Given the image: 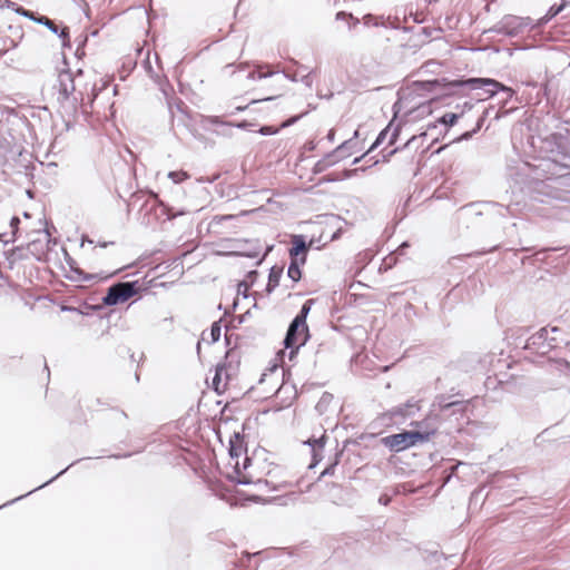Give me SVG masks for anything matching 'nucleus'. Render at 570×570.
<instances>
[{
	"label": "nucleus",
	"mask_w": 570,
	"mask_h": 570,
	"mask_svg": "<svg viewBox=\"0 0 570 570\" xmlns=\"http://www.w3.org/2000/svg\"><path fill=\"white\" fill-rule=\"evenodd\" d=\"M436 433V429H430L425 431L419 430H404L400 433L391 434L382 439V443L392 452H401L417 443L428 442L431 436Z\"/></svg>",
	"instance_id": "f257e3e1"
},
{
	"label": "nucleus",
	"mask_w": 570,
	"mask_h": 570,
	"mask_svg": "<svg viewBox=\"0 0 570 570\" xmlns=\"http://www.w3.org/2000/svg\"><path fill=\"white\" fill-rule=\"evenodd\" d=\"M559 333H561V330L557 326L542 327L527 340L524 350L537 355H547L552 350L557 348L559 344L564 342L562 338L557 336H550V334Z\"/></svg>",
	"instance_id": "f03ea898"
},
{
	"label": "nucleus",
	"mask_w": 570,
	"mask_h": 570,
	"mask_svg": "<svg viewBox=\"0 0 570 570\" xmlns=\"http://www.w3.org/2000/svg\"><path fill=\"white\" fill-rule=\"evenodd\" d=\"M308 337L309 332L307 324H304L298 320L293 318L284 338L285 348L291 350V360H293V357L297 354L299 347L305 345Z\"/></svg>",
	"instance_id": "7ed1b4c3"
},
{
	"label": "nucleus",
	"mask_w": 570,
	"mask_h": 570,
	"mask_svg": "<svg viewBox=\"0 0 570 570\" xmlns=\"http://www.w3.org/2000/svg\"><path fill=\"white\" fill-rule=\"evenodd\" d=\"M137 282H119L111 285L102 298L107 306H115L127 302L138 293Z\"/></svg>",
	"instance_id": "20e7f679"
},
{
	"label": "nucleus",
	"mask_w": 570,
	"mask_h": 570,
	"mask_svg": "<svg viewBox=\"0 0 570 570\" xmlns=\"http://www.w3.org/2000/svg\"><path fill=\"white\" fill-rule=\"evenodd\" d=\"M62 256L61 268L66 278L72 282H96L102 278L98 274L85 273L70 256L69 252H62Z\"/></svg>",
	"instance_id": "39448f33"
},
{
	"label": "nucleus",
	"mask_w": 570,
	"mask_h": 570,
	"mask_svg": "<svg viewBox=\"0 0 570 570\" xmlns=\"http://www.w3.org/2000/svg\"><path fill=\"white\" fill-rule=\"evenodd\" d=\"M453 86H463V85H471L473 88H483L488 87L485 90L489 97H493L499 90L505 91L509 94V97H512L514 95V90L510 87L504 86L503 83L491 79V78H470L464 81H454L452 83Z\"/></svg>",
	"instance_id": "423d86ee"
},
{
	"label": "nucleus",
	"mask_w": 570,
	"mask_h": 570,
	"mask_svg": "<svg viewBox=\"0 0 570 570\" xmlns=\"http://www.w3.org/2000/svg\"><path fill=\"white\" fill-rule=\"evenodd\" d=\"M235 474H236L235 482L237 484H242V485L255 484L259 490L266 489V490L277 491L281 488L286 487V484L275 485V484H272L269 481L263 480V479L254 480L250 474L242 472L239 470L238 462H236V464H235Z\"/></svg>",
	"instance_id": "0eeeda50"
},
{
	"label": "nucleus",
	"mask_w": 570,
	"mask_h": 570,
	"mask_svg": "<svg viewBox=\"0 0 570 570\" xmlns=\"http://www.w3.org/2000/svg\"><path fill=\"white\" fill-rule=\"evenodd\" d=\"M234 370L235 368L232 366V364H217L215 375L212 380L213 390L217 394H223L226 391L228 381L234 374Z\"/></svg>",
	"instance_id": "6e6552de"
},
{
	"label": "nucleus",
	"mask_w": 570,
	"mask_h": 570,
	"mask_svg": "<svg viewBox=\"0 0 570 570\" xmlns=\"http://www.w3.org/2000/svg\"><path fill=\"white\" fill-rule=\"evenodd\" d=\"M318 234L321 237L322 235V227L321 225H313L312 232L309 234H301V235H289L291 237V249H308L311 248L315 243V236Z\"/></svg>",
	"instance_id": "1a4fd4ad"
},
{
	"label": "nucleus",
	"mask_w": 570,
	"mask_h": 570,
	"mask_svg": "<svg viewBox=\"0 0 570 570\" xmlns=\"http://www.w3.org/2000/svg\"><path fill=\"white\" fill-rule=\"evenodd\" d=\"M291 255V264L287 269V276L293 282H298L302 277L299 266L305 264L307 252H288Z\"/></svg>",
	"instance_id": "9d476101"
},
{
	"label": "nucleus",
	"mask_w": 570,
	"mask_h": 570,
	"mask_svg": "<svg viewBox=\"0 0 570 570\" xmlns=\"http://www.w3.org/2000/svg\"><path fill=\"white\" fill-rule=\"evenodd\" d=\"M326 439V435L323 434L320 438H309L304 441V444L308 445L312 452V463L309 464V468L315 466L322 460L321 452L325 446Z\"/></svg>",
	"instance_id": "9b49d317"
},
{
	"label": "nucleus",
	"mask_w": 570,
	"mask_h": 570,
	"mask_svg": "<svg viewBox=\"0 0 570 570\" xmlns=\"http://www.w3.org/2000/svg\"><path fill=\"white\" fill-rule=\"evenodd\" d=\"M419 411H420V401L416 400L415 397H411L405 403L393 407L391 413L394 416L409 417V416H413Z\"/></svg>",
	"instance_id": "f8f14e48"
},
{
	"label": "nucleus",
	"mask_w": 570,
	"mask_h": 570,
	"mask_svg": "<svg viewBox=\"0 0 570 570\" xmlns=\"http://www.w3.org/2000/svg\"><path fill=\"white\" fill-rule=\"evenodd\" d=\"M75 91L73 79L69 73L60 75L58 85V99L60 101L67 100Z\"/></svg>",
	"instance_id": "ddd939ff"
},
{
	"label": "nucleus",
	"mask_w": 570,
	"mask_h": 570,
	"mask_svg": "<svg viewBox=\"0 0 570 570\" xmlns=\"http://www.w3.org/2000/svg\"><path fill=\"white\" fill-rule=\"evenodd\" d=\"M81 460H82V459H79V460L73 461L71 464H69L67 468H65L63 470H61L59 473H57L55 476H52V478H51L50 480H48L47 482H45V483L40 484L39 487L35 488L33 490H30V491H29V492H27L26 494L19 495L18 498H14V499H12V500L8 501L7 503L2 504V505L0 507V509H1V508H3V507H7V505H9V504H12V503H14V502H17V501H19V500H21V499H23V498H26V497L30 495L31 493H33V492H36V491H38V490H40V489H42V488L47 487L48 484H50L51 482H53L55 480H57L59 476H61L65 472H67L69 468L73 466L75 464H77V463H78V462H80Z\"/></svg>",
	"instance_id": "4468645a"
},
{
	"label": "nucleus",
	"mask_w": 570,
	"mask_h": 570,
	"mask_svg": "<svg viewBox=\"0 0 570 570\" xmlns=\"http://www.w3.org/2000/svg\"><path fill=\"white\" fill-rule=\"evenodd\" d=\"M397 254H405V252H389L385 256H383L381 258L379 272L385 273L390 271L393 266H395L399 261Z\"/></svg>",
	"instance_id": "2eb2a0df"
},
{
	"label": "nucleus",
	"mask_w": 570,
	"mask_h": 570,
	"mask_svg": "<svg viewBox=\"0 0 570 570\" xmlns=\"http://www.w3.org/2000/svg\"><path fill=\"white\" fill-rule=\"evenodd\" d=\"M283 274V267L274 265L269 269L268 282L266 285V292L271 294L279 284L281 276Z\"/></svg>",
	"instance_id": "dca6fc26"
},
{
	"label": "nucleus",
	"mask_w": 570,
	"mask_h": 570,
	"mask_svg": "<svg viewBox=\"0 0 570 570\" xmlns=\"http://www.w3.org/2000/svg\"><path fill=\"white\" fill-rule=\"evenodd\" d=\"M19 224H20V219L18 217L11 218L10 224H9L10 230L0 233V242H2V244L7 245V244L16 240Z\"/></svg>",
	"instance_id": "f3484780"
},
{
	"label": "nucleus",
	"mask_w": 570,
	"mask_h": 570,
	"mask_svg": "<svg viewBox=\"0 0 570 570\" xmlns=\"http://www.w3.org/2000/svg\"><path fill=\"white\" fill-rule=\"evenodd\" d=\"M463 402L455 400L451 401V396H448L445 394L438 395L434 400L433 405L438 406L440 411H446L451 407L461 406L462 407Z\"/></svg>",
	"instance_id": "a211bd4d"
},
{
	"label": "nucleus",
	"mask_w": 570,
	"mask_h": 570,
	"mask_svg": "<svg viewBox=\"0 0 570 570\" xmlns=\"http://www.w3.org/2000/svg\"><path fill=\"white\" fill-rule=\"evenodd\" d=\"M243 450V438L239 433H234V435L229 440V455L232 459L238 458Z\"/></svg>",
	"instance_id": "6ab92c4d"
},
{
	"label": "nucleus",
	"mask_w": 570,
	"mask_h": 570,
	"mask_svg": "<svg viewBox=\"0 0 570 570\" xmlns=\"http://www.w3.org/2000/svg\"><path fill=\"white\" fill-rule=\"evenodd\" d=\"M215 253L218 255H233V254L244 255L248 258L256 259L255 265H259L265 259L266 255L269 252H263V255L261 257H259V252H232V250H228V252H215Z\"/></svg>",
	"instance_id": "aec40b11"
},
{
	"label": "nucleus",
	"mask_w": 570,
	"mask_h": 570,
	"mask_svg": "<svg viewBox=\"0 0 570 570\" xmlns=\"http://www.w3.org/2000/svg\"><path fill=\"white\" fill-rule=\"evenodd\" d=\"M275 75H277V72L274 69H272L269 66H258L256 69H254L249 73V78L256 80V79L272 77Z\"/></svg>",
	"instance_id": "412c9836"
},
{
	"label": "nucleus",
	"mask_w": 570,
	"mask_h": 570,
	"mask_svg": "<svg viewBox=\"0 0 570 570\" xmlns=\"http://www.w3.org/2000/svg\"><path fill=\"white\" fill-rule=\"evenodd\" d=\"M332 401L333 395L328 392H324L315 405V410L317 411V413L321 415L324 414L327 411Z\"/></svg>",
	"instance_id": "4be33fe9"
},
{
	"label": "nucleus",
	"mask_w": 570,
	"mask_h": 570,
	"mask_svg": "<svg viewBox=\"0 0 570 570\" xmlns=\"http://www.w3.org/2000/svg\"><path fill=\"white\" fill-rule=\"evenodd\" d=\"M311 304H312V301H306L301 311L298 312V314L294 317L295 320H298L299 322L306 324V318H307V315L309 313V309H311Z\"/></svg>",
	"instance_id": "5701e85b"
},
{
	"label": "nucleus",
	"mask_w": 570,
	"mask_h": 570,
	"mask_svg": "<svg viewBox=\"0 0 570 570\" xmlns=\"http://www.w3.org/2000/svg\"><path fill=\"white\" fill-rule=\"evenodd\" d=\"M222 326L220 321L214 322L210 326V343H216L220 338Z\"/></svg>",
	"instance_id": "b1692460"
},
{
	"label": "nucleus",
	"mask_w": 570,
	"mask_h": 570,
	"mask_svg": "<svg viewBox=\"0 0 570 570\" xmlns=\"http://www.w3.org/2000/svg\"><path fill=\"white\" fill-rule=\"evenodd\" d=\"M554 367L566 374L570 375V363L563 358L553 360Z\"/></svg>",
	"instance_id": "393cba45"
},
{
	"label": "nucleus",
	"mask_w": 570,
	"mask_h": 570,
	"mask_svg": "<svg viewBox=\"0 0 570 570\" xmlns=\"http://www.w3.org/2000/svg\"><path fill=\"white\" fill-rule=\"evenodd\" d=\"M461 115L453 114V112H446L444 114L439 121L445 126H453Z\"/></svg>",
	"instance_id": "a878e982"
},
{
	"label": "nucleus",
	"mask_w": 570,
	"mask_h": 570,
	"mask_svg": "<svg viewBox=\"0 0 570 570\" xmlns=\"http://www.w3.org/2000/svg\"><path fill=\"white\" fill-rule=\"evenodd\" d=\"M568 4H570V0H562V3H561V4H559V6H557V4L552 6V7L549 9V11H548L547 17H548L549 19H550V18L556 17V16H557V14H559V13L564 9V7H566V6H568Z\"/></svg>",
	"instance_id": "bb28decb"
},
{
	"label": "nucleus",
	"mask_w": 570,
	"mask_h": 570,
	"mask_svg": "<svg viewBox=\"0 0 570 570\" xmlns=\"http://www.w3.org/2000/svg\"><path fill=\"white\" fill-rule=\"evenodd\" d=\"M37 22L40 23V24L46 26L47 28H49L55 33L58 32L57 24L52 20H50L48 17L40 16L39 19H37Z\"/></svg>",
	"instance_id": "cd10ccee"
},
{
	"label": "nucleus",
	"mask_w": 570,
	"mask_h": 570,
	"mask_svg": "<svg viewBox=\"0 0 570 570\" xmlns=\"http://www.w3.org/2000/svg\"><path fill=\"white\" fill-rule=\"evenodd\" d=\"M341 455H342V451H340L335 454V460L321 473L322 476L332 475L334 473L335 466L338 464Z\"/></svg>",
	"instance_id": "c85d7f7f"
},
{
	"label": "nucleus",
	"mask_w": 570,
	"mask_h": 570,
	"mask_svg": "<svg viewBox=\"0 0 570 570\" xmlns=\"http://www.w3.org/2000/svg\"><path fill=\"white\" fill-rule=\"evenodd\" d=\"M16 12L20 16H23L26 18H29L30 20H33L37 22V19H39L40 16H36L35 12L30 11V10H27L24 9L23 7L20 6L19 9H16Z\"/></svg>",
	"instance_id": "c756f323"
},
{
	"label": "nucleus",
	"mask_w": 570,
	"mask_h": 570,
	"mask_svg": "<svg viewBox=\"0 0 570 570\" xmlns=\"http://www.w3.org/2000/svg\"><path fill=\"white\" fill-rule=\"evenodd\" d=\"M484 120H485V114H483V115L480 117V119H479V120H478V122H476L475 128H474L472 131H468V132L463 134V135H462V138L468 139V138H470L473 134H475L476 131H479V130L481 129V127H482V125H483Z\"/></svg>",
	"instance_id": "7c9ffc66"
},
{
	"label": "nucleus",
	"mask_w": 570,
	"mask_h": 570,
	"mask_svg": "<svg viewBox=\"0 0 570 570\" xmlns=\"http://www.w3.org/2000/svg\"><path fill=\"white\" fill-rule=\"evenodd\" d=\"M8 8L16 12V9H19L20 6H18L16 2L11 0H0V9Z\"/></svg>",
	"instance_id": "2f4dec72"
},
{
	"label": "nucleus",
	"mask_w": 570,
	"mask_h": 570,
	"mask_svg": "<svg viewBox=\"0 0 570 570\" xmlns=\"http://www.w3.org/2000/svg\"><path fill=\"white\" fill-rule=\"evenodd\" d=\"M306 112H303L301 115H297V116H294V117H291L289 119L285 120L282 125H281V128H287L292 125H294L298 119H301Z\"/></svg>",
	"instance_id": "473e14b6"
},
{
	"label": "nucleus",
	"mask_w": 570,
	"mask_h": 570,
	"mask_svg": "<svg viewBox=\"0 0 570 570\" xmlns=\"http://www.w3.org/2000/svg\"><path fill=\"white\" fill-rule=\"evenodd\" d=\"M257 276H258L257 271H255V269L249 271L246 274V281H248L253 285L255 283Z\"/></svg>",
	"instance_id": "72a5a7b5"
},
{
	"label": "nucleus",
	"mask_w": 570,
	"mask_h": 570,
	"mask_svg": "<svg viewBox=\"0 0 570 570\" xmlns=\"http://www.w3.org/2000/svg\"><path fill=\"white\" fill-rule=\"evenodd\" d=\"M392 498L386 494V493H383L380 498H379V503L382 504V505H389L390 502H391Z\"/></svg>",
	"instance_id": "f704fd0d"
},
{
	"label": "nucleus",
	"mask_w": 570,
	"mask_h": 570,
	"mask_svg": "<svg viewBox=\"0 0 570 570\" xmlns=\"http://www.w3.org/2000/svg\"><path fill=\"white\" fill-rule=\"evenodd\" d=\"M60 309L62 312H73V313L82 314V312L79 308L73 307V306L61 305Z\"/></svg>",
	"instance_id": "c9c22d12"
},
{
	"label": "nucleus",
	"mask_w": 570,
	"mask_h": 570,
	"mask_svg": "<svg viewBox=\"0 0 570 570\" xmlns=\"http://www.w3.org/2000/svg\"><path fill=\"white\" fill-rule=\"evenodd\" d=\"M181 253H183V255H181V256H179V257L177 258V261H178V274H181V273H183V262H181V257H185L187 254H190L191 252L184 250V252H181ZM174 262H176V259H174Z\"/></svg>",
	"instance_id": "e433bc0d"
},
{
	"label": "nucleus",
	"mask_w": 570,
	"mask_h": 570,
	"mask_svg": "<svg viewBox=\"0 0 570 570\" xmlns=\"http://www.w3.org/2000/svg\"><path fill=\"white\" fill-rule=\"evenodd\" d=\"M386 136V131H382L379 137L376 138L375 142L372 145L371 149L375 148L376 146L381 145Z\"/></svg>",
	"instance_id": "4c0bfd02"
},
{
	"label": "nucleus",
	"mask_w": 570,
	"mask_h": 570,
	"mask_svg": "<svg viewBox=\"0 0 570 570\" xmlns=\"http://www.w3.org/2000/svg\"><path fill=\"white\" fill-rule=\"evenodd\" d=\"M250 285L252 284L248 281H246V279L239 282V284H238V292H240L242 288H244V291H246Z\"/></svg>",
	"instance_id": "58836bf2"
},
{
	"label": "nucleus",
	"mask_w": 570,
	"mask_h": 570,
	"mask_svg": "<svg viewBox=\"0 0 570 570\" xmlns=\"http://www.w3.org/2000/svg\"><path fill=\"white\" fill-rule=\"evenodd\" d=\"M46 240L49 242V234L47 232L40 233V238L37 239V242Z\"/></svg>",
	"instance_id": "ea45409f"
},
{
	"label": "nucleus",
	"mask_w": 570,
	"mask_h": 570,
	"mask_svg": "<svg viewBox=\"0 0 570 570\" xmlns=\"http://www.w3.org/2000/svg\"><path fill=\"white\" fill-rule=\"evenodd\" d=\"M261 131H262L263 134H275V132H277V129L272 130V128H271V127H264V128H262V130H261Z\"/></svg>",
	"instance_id": "a19ab883"
},
{
	"label": "nucleus",
	"mask_w": 570,
	"mask_h": 570,
	"mask_svg": "<svg viewBox=\"0 0 570 570\" xmlns=\"http://www.w3.org/2000/svg\"><path fill=\"white\" fill-rule=\"evenodd\" d=\"M131 453H127V454H124V455H120V454H112L110 455L109 458H115V459H120V458H128L130 456Z\"/></svg>",
	"instance_id": "79ce46f5"
},
{
	"label": "nucleus",
	"mask_w": 570,
	"mask_h": 570,
	"mask_svg": "<svg viewBox=\"0 0 570 570\" xmlns=\"http://www.w3.org/2000/svg\"><path fill=\"white\" fill-rule=\"evenodd\" d=\"M3 253L8 254V252H3ZM17 253L18 252H16V250L9 252L10 255L7 257V259L11 263V257H14Z\"/></svg>",
	"instance_id": "37998d69"
},
{
	"label": "nucleus",
	"mask_w": 570,
	"mask_h": 570,
	"mask_svg": "<svg viewBox=\"0 0 570 570\" xmlns=\"http://www.w3.org/2000/svg\"><path fill=\"white\" fill-rule=\"evenodd\" d=\"M249 463H250V459L246 456V458L244 459V464H243L244 470H246V469H247V466L249 465Z\"/></svg>",
	"instance_id": "c03bdc74"
},
{
	"label": "nucleus",
	"mask_w": 570,
	"mask_h": 570,
	"mask_svg": "<svg viewBox=\"0 0 570 570\" xmlns=\"http://www.w3.org/2000/svg\"><path fill=\"white\" fill-rule=\"evenodd\" d=\"M38 253H39V255H36V258L40 261V259H42V257H43L48 252H38Z\"/></svg>",
	"instance_id": "a18cd8bd"
},
{
	"label": "nucleus",
	"mask_w": 570,
	"mask_h": 570,
	"mask_svg": "<svg viewBox=\"0 0 570 570\" xmlns=\"http://www.w3.org/2000/svg\"><path fill=\"white\" fill-rule=\"evenodd\" d=\"M60 36L63 38L68 37V28H63Z\"/></svg>",
	"instance_id": "49530a36"
},
{
	"label": "nucleus",
	"mask_w": 570,
	"mask_h": 570,
	"mask_svg": "<svg viewBox=\"0 0 570 570\" xmlns=\"http://www.w3.org/2000/svg\"><path fill=\"white\" fill-rule=\"evenodd\" d=\"M423 422H412L411 425L421 426Z\"/></svg>",
	"instance_id": "de8ad7c7"
},
{
	"label": "nucleus",
	"mask_w": 570,
	"mask_h": 570,
	"mask_svg": "<svg viewBox=\"0 0 570 570\" xmlns=\"http://www.w3.org/2000/svg\"><path fill=\"white\" fill-rule=\"evenodd\" d=\"M405 247H406V243H403L402 245L399 246L397 249L403 250Z\"/></svg>",
	"instance_id": "09e8293b"
},
{
	"label": "nucleus",
	"mask_w": 570,
	"mask_h": 570,
	"mask_svg": "<svg viewBox=\"0 0 570 570\" xmlns=\"http://www.w3.org/2000/svg\"><path fill=\"white\" fill-rule=\"evenodd\" d=\"M120 415H121L124 419H127V414H126V412L120 411Z\"/></svg>",
	"instance_id": "8fccbe9b"
},
{
	"label": "nucleus",
	"mask_w": 570,
	"mask_h": 570,
	"mask_svg": "<svg viewBox=\"0 0 570 570\" xmlns=\"http://www.w3.org/2000/svg\"><path fill=\"white\" fill-rule=\"evenodd\" d=\"M210 122H212V124H217V122H218V120H217V118H212V119H210Z\"/></svg>",
	"instance_id": "3c124183"
},
{
	"label": "nucleus",
	"mask_w": 570,
	"mask_h": 570,
	"mask_svg": "<svg viewBox=\"0 0 570 570\" xmlns=\"http://www.w3.org/2000/svg\"><path fill=\"white\" fill-rule=\"evenodd\" d=\"M276 96H272V97H266V98H263L262 100H271L273 98H275Z\"/></svg>",
	"instance_id": "603ef678"
},
{
	"label": "nucleus",
	"mask_w": 570,
	"mask_h": 570,
	"mask_svg": "<svg viewBox=\"0 0 570 570\" xmlns=\"http://www.w3.org/2000/svg\"><path fill=\"white\" fill-rule=\"evenodd\" d=\"M546 252H541V250H538V252H534L535 256L540 255V254H544Z\"/></svg>",
	"instance_id": "864d4df0"
},
{
	"label": "nucleus",
	"mask_w": 570,
	"mask_h": 570,
	"mask_svg": "<svg viewBox=\"0 0 570 570\" xmlns=\"http://www.w3.org/2000/svg\"><path fill=\"white\" fill-rule=\"evenodd\" d=\"M22 252H19V258H24V255L21 254Z\"/></svg>",
	"instance_id": "5fc2aeb1"
},
{
	"label": "nucleus",
	"mask_w": 570,
	"mask_h": 570,
	"mask_svg": "<svg viewBox=\"0 0 570 570\" xmlns=\"http://www.w3.org/2000/svg\"><path fill=\"white\" fill-rule=\"evenodd\" d=\"M45 368L47 370L48 375H49V374H50V372H49V367H48V365H47V364H45Z\"/></svg>",
	"instance_id": "6e6d98bb"
},
{
	"label": "nucleus",
	"mask_w": 570,
	"mask_h": 570,
	"mask_svg": "<svg viewBox=\"0 0 570 570\" xmlns=\"http://www.w3.org/2000/svg\"><path fill=\"white\" fill-rule=\"evenodd\" d=\"M511 21H515V20H519L517 17H512L510 18Z\"/></svg>",
	"instance_id": "4d7b16f0"
},
{
	"label": "nucleus",
	"mask_w": 570,
	"mask_h": 570,
	"mask_svg": "<svg viewBox=\"0 0 570 570\" xmlns=\"http://www.w3.org/2000/svg\"><path fill=\"white\" fill-rule=\"evenodd\" d=\"M566 345L570 346V342H563Z\"/></svg>",
	"instance_id": "13d9d810"
}]
</instances>
